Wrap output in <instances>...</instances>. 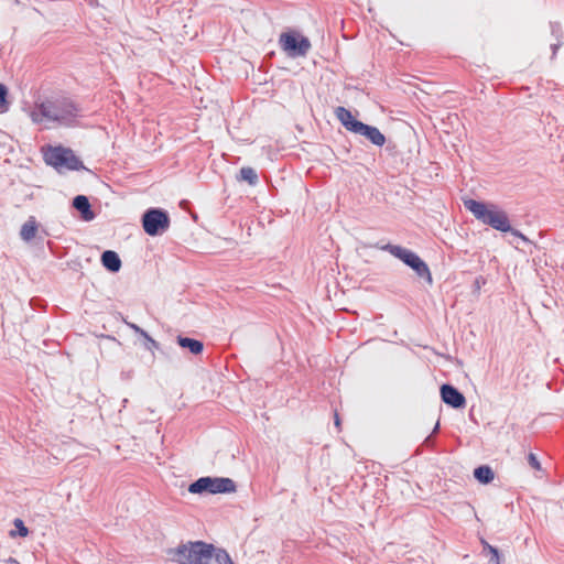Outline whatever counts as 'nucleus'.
I'll return each instance as SVG.
<instances>
[{
  "mask_svg": "<svg viewBox=\"0 0 564 564\" xmlns=\"http://www.w3.org/2000/svg\"><path fill=\"white\" fill-rule=\"evenodd\" d=\"M463 203L464 207L481 224L501 232H509L512 237L519 238L523 243L536 245V241L524 236L510 225L507 213L498 205L473 198L464 199Z\"/></svg>",
  "mask_w": 564,
  "mask_h": 564,
  "instance_id": "1",
  "label": "nucleus"
},
{
  "mask_svg": "<svg viewBox=\"0 0 564 564\" xmlns=\"http://www.w3.org/2000/svg\"><path fill=\"white\" fill-rule=\"evenodd\" d=\"M79 116L80 109L68 98L44 101L37 105L31 113L34 122L56 121L64 126H70Z\"/></svg>",
  "mask_w": 564,
  "mask_h": 564,
  "instance_id": "2",
  "label": "nucleus"
},
{
  "mask_svg": "<svg viewBox=\"0 0 564 564\" xmlns=\"http://www.w3.org/2000/svg\"><path fill=\"white\" fill-rule=\"evenodd\" d=\"M215 546L204 541H188L167 551L172 562L177 564H212Z\"/></svg>",
  "mask_w": 564,
  "mask_h": 564,
  "instance_id": "3",
  "label": "nucleus"
},
{
  "mask_svg": "<svg viewBox=\"0 0 564 564\" xmlns=\"http://www.w3.org/2000/svg\"><path fill=\"white\" fill-rule=\"evenodd\" d=\"M237 490L236 482L227 477L205 476L196 479L188 486V491L196 495L232 494Z\"/></svg>",
  "mask_w": 564,
  "mask_h": 564,
  "instance_id": "4",
  "label": "nucleus"
},
{
  "mask_svg": "<svg viewBox=\"0 0 564 564\" xmlns=\"http://www.w3.org/2000/svg\"><path fill=\"white\" fill-rule=\"evenodd\" d=\"M45 162L57 170L78 171L83 162L74 154L70 149L63 147L50 148L45 153Z\"/></svg>",
  "mask_w": 564,
  "mask_h": 564,
  "instance_id": "5",
  "label": "nucleus"
},
{
  "mask_svg": "<svg viewBox=\"0 0 564 564\" xmlns=\"http://www.w3.org/2000/svg\"><path fill=\"white\" fill-rule=\"evenodd\" d=\"M141 221L145 234L149 236H161L170 227L169 213L156 207L147 209L142 215Z\"/></svg>",
  "mask_w": 564,
  "mask_h": 564,
  "instance_id": "6",
  "label": "nucleus"
},
{
  "mask_svg": "<svg viewBox=\"0 0 564 564\" xmlns=\"http://www.w3.org/2000/svg\"><path fill=\"white\" fill-rule=\"evenodd\" d=\"M392 256L400 259L404 264L411 268L417 278L433 284V278L426 262L410 249H387Z\"/></svg>",
  "mask_w": 564,
  "mask_h": 564,
  "instance_id": "7",
  "label": "nucleus"
},
{
  "mask_svg": "<svg viewBox=\"0 0 564 564\" xmlns=\"http://www.w3.org/2000/svg\"><path fill=\"white\" fill-rule=\"evenodd\" d=\"M279 44L288 56L293 58L306 56L311 50L310 40L294 31L282 33L279 37Z\"/></svg>",
  "mask_w": 564,
  "mask_h": 564,
  "instance_id": "8",
  "label": "nucleus"
},
{
  "mask_svg": "<svg viewBox=\"0 0 564 564\" xmlns=\"http://www.w3.org/2000/svg\"><path fill=\"white\" fill-rule=\"evenodd\" d=\"M441 400L453 409H464L466 405L465 395L453 384L444 383L440 388Z\"/></svg>",
  "mask_w": 564,
  "mask_h": 564,
  "instance_id": "9",
  "label": "nucleus"
},
{
  "mask_svg": "<svg viewBox=\"0 0 564 564\" xmlns=\"http://www.w3.org/2000/svg\"><path fill=\"white\" fill-rule=\"evenodd\" d=\"M355 134L365 137L373 145L382 147L386 143V137L380 132L377 127L360 122L354 131Z\"/></svg>",
  "mask_w": 564,
  "mask_h": 564,
  "instance_id": "10",
  "label": "nucleus"
},
{
  "mask_svg": "<svg viewBox=\"0 0 564 564\" xmlns=\"http://www.w3.org/2000/svg\"><path fill=\"white\" fill-rule=\"evenodd\" d=\"M100 261L102 267L111 273L119 272L122 265L119 254L112 249H105L100 256Z\"/></svg>",
  "mask_w": 564,
  "mask_h": 564,
  "instance_id": "11",
  "label": "nucleus"
},
{
  "mask_svg": "<svg viewBox=\"0 0 564 564\" xmlns=\"http://www.w3.org/2000/svg\"><path fill=\"white\" fill-rule=\"evenodd\" d=\"M73 207L80 214L83 220L90 221L95 218V214L91 210V206L87 196H75L73 199Z\"/></svg>",
  "mask_w": 564,
  "mask_h": 564,
  "instance_id": "12",
  "label": "nucleus"
},
{
  "mask_svg": "<svg viewBox=\"0 0 564 564\" xmlns=\"http://www.w3.org/2000/svg\"><path fill=\"white\" fill-rule=\"evenodd\" d=\"M336 118L340 121V123L350 132L354 133L356 128L359 126L361 121L354 118L350 110L345 107H337L335 109Z\"/></svg>",
  "mask_w": 564,
  "mask_h": 564,
  "instance_id": "13",
  "label": "nucleus"
},
{
  "mask_svg": "<svg viewBox=\"0 0 564 564\" xmlns=\"http://www.w3.org/2000/svg\"><path fill=\"white\" fill-rule=\"evenodd\" d=\"M176 343L183 349H187L193 355H199L204 350V343L202 340L178 335Z\"/></svg>",
  "mask_w": 564,
  "mask_h": 564,
  "instance_id": "14",
  "label": "nucleus"
},
{
  "mask_svg": "<svg viewBox=\"0 0 564 564\" xmlns=\"http://www.w3.org/2000/svg\"><path fill=\"white\" fill-rule=\"evenodd\" d=\"M474 477L478 482L487 485L494 480L495 473L490 466L480 465L474 469Z\"/></svg>",
  "mask_w": 564,
  "mask_h": 564,
  "instance_id": "15",
  "label": "nucleus"
},
{
  "mask_svg": "<svg viewBox=\"0 0 564 564\" xmlns=\"http://www.w3.org/2000/svg\"><path fill=\"white\" fill-rule=\"evenodd\" d=\"M37 231V224L34 217H30L21 227L20 236L25 241H31Z\"/></svg>",
  "mask_w": 564,
  "mask_h": 564,
  "instance_id": "16",
  "label": "nucleus"
},
{
  "mask_svg": "<svg viewBox=\"0 0 564 564\" xmlns=\"http://www.w3.org/2000/svg\"><path fill=\"white\" fill-rule=\"evenodd\" d=\"M130 327L134 330L135 334H139L140 336H142V339H145V343H144L145 349L153 351L154 349L160 348V343L156 341L155 339H153L148 334V332H145L143 328H141L140 326H138L135 324H130Z\"/></svg>",
  "mask_w": 564,
  "mask_h": 564,
  "instance_id": "17",
  "label": "nucleus"
},
{
  "mask_svg": "<svg viewBox=\"0 0 564 564\" xmlns=\"http://www.w3.org/2000/svg\"><path fill=\"white\" fill-rule=\"evenodd\" d=\"M551 33L556 39V43L551 44L552 50V58L555 57L557 50L563 45L562 37H563V31L557 22H551L550 23Z\"/></svg>",
  "mask_w": 564,
  "mask_h": 564,
  "instance_id": "18",
  "label": "nucleus"
},
{
  "mask_svg": "<svg viewBox=\"0 0 564 564\" xmlns=\"http://www.w3.org/2000/svg\"><path fill=\"white\" fill-rule=\"evenodd\" d=\"M239 180L245 181L252 186L257 185L259 182V177L256 170L250 166H245L240 169Z\"/></svg>",
  "mask_w": 564,
  "mask_h": 564,
  "instance_id": "19",
  "label": "nucleus"
},
{
  "mask_svg": "<svg viewBox=\"0 0 564 564\" xmlns=\"http://www.w3.org/2000/svg\"><path fill=\"white\" fill-rule=\"evenodd\" d=\"M482 552L487 555H490L488 562L489 564H500L501 554L498 547L490 545L487 541L481 540Z\"/></svg>",
  "mask_w": 564,
  "mask_h": 564,
  "instance_id": "20",
  "label": "nucleus"
},
{
  "mask_svg": "<svg viewBox=\"0 0 564 564\" xmlns=\"http://www.w3.org/2000/svg\"><path fill=\"white\" fill-rule=\"evenodd\" d=\"M217 564H235L225 549L215 547L214 558Z\"/></svg>",
  "mask_w": 564,
  "mask_h": 564,
  "instance_id": "21",
  "label": "nucleus"
},
{
  "mask_svg": "<svg viewBox=\"0 0 564 564\" xmlns=\"http://www.w3.org/2000/svg\"><path fill=\"white\" fill-rule=\"evenodd\" d=\"M13 524L15 527V531H11V536L24 538L29 534V529L25 527L24 522L21 519H14Z\"/></svg>",
  "mask_w": 564,
  "mask_h": 564,
  "instance_id": "22",
  "label": "nucleus"
},
{
  "mask_svg": "<svg viewBox=\"0 0 564 564\" xmlns=\"http://www.w3.org/2000/svg\"><path fill=\"white\" fill-rule=\"evenodd\" d=\"M8 89L0 83V113L8 111L9 106L7 102Z\"/></svg>",
  "mask_w": 564,
  "mask_h": 564,
  "instance_id": "23",
  "label": "nucleus"
},
{
  "mask_svg": "<svg viewBox=\"0 0 564 564\" xmlns=\"http://www.w3.org/2000/svg\"><path fill=\"white\" fill-rule=\"evenodd\" d=\"M528 463H529V465H530L532 468H534V469H536V470H540V469H541V464H540V462H539L538 457H536L533 453H530V454L528 455Z\"/></svg>",
  "mask_w": 564,
  "mask_h": 564,
  "instance_id": "24",
  "label": "nucleus"
},
{
  "mask_svg": "<svg viewBox=\"0 0 564 564\" xmlns=\"http://www.w3.org/2000/svg\"><path fill=\"white\" fill-rule=\"evenodd\" d=\"M485 284V279L482 276H477L473 283V291L479 292L481 286Z\"/></svg>",
  "mask_w": 564,
  "mask_h": 564,
  "instance_id": "25",
  "label": "nucleus"
},
{
  "mask_svg": "<svg viewBox=\"0 0 564 564\" xmlns=\"http://www.w3.org/2000/svg\"><path fill=\"white\" fill-rule=\"evenodd\" d=\"M30 305L33 307V308H41L44 306V301L40 297H33L30 300Z\"/></svg>",
  "mask_w": 564,
  "mask_h": 564,
  "instance_id": "26",
  "label": "nucleus"
},
{
  "mask_svg": "<svg viewBox=\"0 0 564 564\" xmlns=\"http://www.w3.org/2000/svg\"><path fill=\"white\" fill-rule=\"evenodd\" d=\"M433 442V435H429L426 436V438L424 440V444L426 445H431Z\"/></svg>",
  "mask_w": 564,
  "mask_h": 564,
  "instance_id": "27",
  "label": "nucleus"
},
{
  "mask_svg": "<svg viewBox=\"0 0 564 564\" xmlns=\"http://www.w3.org/2000/svg\"><path fill=\"white\" fill-rule=\"evenodd\" d=\"M335 424L338 426L339 425V417H338V414H335Z\"/></svg>",
  "mask_w": 564,
  "mask_h": 564,
  "instance_id": "28",
  "label": "nucleus"
},
{
  "mask_svg": "<svg viewBox=\"0 0 564 564\" xmlns=\"http://www.w3.org/2000/svg\"><path fill=\"white\" fill-rule=\"evenodd\" d=\"M438 429H440V422H437V423L435 424V426H434V429H433V432H437V431H438Z\"/></svg>",
  "mask_w": 564,
  "mask_h": 564,
  "instance_id": "29",
  "label": "nucleus"
},
{
  "mask_svg": "<svg viewBox=\"0 0 564 564\" xmlns=\"http://www.w3.org/2000/svg\"><path fill=\"white\" fill-rule=\"evenodd\" d=\"M382 247L390 248V247H395V246H394V245H391V243H386V245H383Z\"/></svg>",
  "mask_w": 564,
  "mask_h": 564,
  "instance_id": "30",
  "label": "nucleus"
}]
</instances>
